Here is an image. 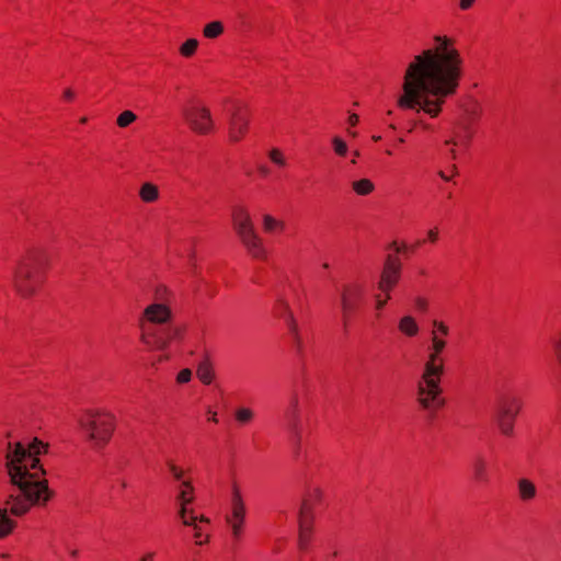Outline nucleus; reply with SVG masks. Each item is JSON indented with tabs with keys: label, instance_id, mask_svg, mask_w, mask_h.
<instances>
[{
	"label": "nucleus",
	"instance_id": "obj_1",
	"mask_svg": "<svg viewBox=\"0 0 561 561\" xmlns=\"http://www.w3.org/2000/svg\"><path fill=\"white\" fill-rule=\"evenodd\" d=\"M433 43L408 64L397 106L437 118L447 101L459 92L465 77V60L454 38L435 35Z\"/></svg>",
	"mask_w": 561,
	"mask_h": 561
},
{
	"label": "nucleus",
	"instance_id": "obj_2",
	"mask_svg": "<svg viewBox=\"0 0 561 561\" xmlns=\"http://www.w3.org/2000/svg\"><path fill=\"white\" fill-rule=\"evenodd\" d=\"M48 445L34 438L32 442H9L4 453V469L10 483L18 489V493L9 495L11 514L23 516L32 507H44L54 497L49 489L39 456L47 454Z\"/></svg>",
	"mask_w": 561,
	"mask_h": 561
},
{
	"label": "nucleus",
	"instance_id": "obj_3",
	"mask_svg": "<svg viewBox=\"0 0 561 561\" xmlns=\"http://www.w3.org/2000/svg\"><path fill=\"white\" fill-rule=\"evenodd\" d=\"M173 311L162 306L145 307L137 317L138 341L147 351H164L184 339L186 327L172 324Z\"/></svg>",
	"mask_w": 561,
	"mask_h": 561
},
{
	"label": "nucleus",
	"instance_id": "obj_4",
	"mask_svg": "<svg viewBox=\"0 0 561 561\" xmlns=\"http://www.w3.org/2000/svg\"><path fill=\"white\" fill-rule=\"evenodd\" d=\"M53 261L50 252L42 245H31L18 259L12 273V286L22 298L37 296L44 288Z\"/></svg>",
	"mask_w": 561,
	"mask_h": 561
},
{
	"label": "nucleus",
	"instance_id": "obj_5",
	"mask_svg": "<svg viewBox=\"0 0 561 561\" xmlns=\"http://www.w3.org/2000/svg\"><path fill=\"white\" fill-rule=\"evenodd\" d=\"M444 371L422 368L415 385V404L421 412L435 417L446 405L442 386Z\"/></svg>",
	"mask_w": 561,
	"mask_h": 561
},
{
	"label": "nucleus",
	"instance_id": "obj_6",
	"mask_svg": "<svg viewBox=\"0 0 561 561\" xmlns=\"http://www.w3.org/2000/svg\"><path fill=\"white\" fill-rule=\"evenodd\" d=\"M80 426L87 440L94 448H103L110 443L115 432L116 417L107 411H89L81 416Z\"/></svg>",
	"mask_w": 561,
	"mask_h": 561
},
{
	"label": "nucleus",
	"instance_id": "obj_7",
	"mask_svg": "<svg viewBox=\"0 0 561 561\" xmlns=\"http://www.w3.org/2000/svg\"><path fill=\"white\" fill-rule=\"evenodd\" d=\"M367 286L363 280H351L342 285L340 291L341 321L347 330L366 302Z\"/></svg>",
	"mask_w": 561,
	"mask_h": 561
},
{
	"label": "nucleus",
	"instance_id": "obj_8",
	"mask_svg": "<svg viewBox=\"0 0 561 561\" xmlns=\"http://www.w3.org/2000/svg\"><path fill=\"white\" fill-rule=\"evenodd\" d=\"M183 119L188 129L198 136H209L216 133V124L210 108L199 100L187 102L182 110Z\"/></svg>",
	"mask_w": 561,
	"mask_h": 561
},
{
	"label": "nucleus",
	"instance_id": "obj_9",
	"mask_svg": "<svg viewBox=\"0 0 561 561\" xmlns=\"http://www.w3.org/2000/svg\"><path fill=\"white\" fill-rule=\"evenodd\" d=\"M523 409V399L519 396L505 393L497 398L495 405V421L499 431L506 437L514 435L515 423Z\"/></svg>",
	"mask_w": 561,
	"mask_h": 561
},
{
	"label": "nucleus",
	"instance_id": "obj_10",
	"mask_svg": "<svg viewBox=\"0 0 561 561\" xmlns=\"http://www.w3.org/2000/svg\"><path fill=\"white\" fill-rule=\"evenodd\" d=\"M449 335V327L439 320L433 321V330L431 332V344L427 347L426 359L423 368L444 371L445 373V357L444 352L447 347V336Z\"/></svg>",
	"mask_w": 561,
	"mask_h": 561
},
{
	"label": "nucleus",
	"instance_id": "obj_11",
	"mask_svg": "<svg viewBox=\"0 0 561 561\" xmlns=\"http://www.w3.org/2000/svg\"><path fill=\"white\" fill-rule=\"evenodd\" d=\"M252 112L243 101H233L229 108L228 137L231 142H239L249 133Z\"/></svg>",
	"mask_w": 561,
	"mask_h": 561
},
{
	"label": "nucleus",
	"instance_id": "obj_12",
	"mask_svg": "<svg viewBox=\"0 0 561 561\" xmlns=\"http://www.w3.org/2000/svg\"><path fill=\"white\" fill-rule=\"evenodd\" d=\"M247 508L242 497L241 489L237 482L231 486L230 511L225 519L231 530L232 539L239 542L244 534Z\"/></svg>",
	"mask_w": 561,
	"mask_h": 561
},
{
	"label": "nucleus",
	"instance_id": "obj_13",
	"mask_svg": "<svg viewBox=\"0 0 561 561\" xmlns=\"http://www.w3.org/2000/svg\"><path fill=\"white\" fill-rule=\"evenodd\" d=\"M403 264L397 254H387L377 282V290L392 291L402 278Z\"/></svg>",
	"mask_w": 561,
	"mask_h": 561
},
{
	"label": "nucleus",
	"instance_id": "obj_14",
	"mask_svg": "<svg viewBox=\"0 0 561 561\" xmlns=\"http://www.w3.org/2000/svg\"><path fill=\"white\" fill-rule=\"evenodd\" d=\"M176 490L175 504L178 506V517L183 525L192 524L197 518L195 511L191 507L195 501V489L192 480L182 481Z\"/></svg>",
	"mask_w": 561,
	"mask_h": 561
},
{
	"label": "nucleus",
	"instance_id": "obj_15",
	"mask_svg": "<svg viewBox=\"0 0 561 561\" xmlns=\"http://www.w3.org/2000/svg\"><path fill=\"white\" fill-rule=\"evenodd\" d=\"M273 312L276 317L283 318L287 324L289 332L293 335L294 345L298 354L302 353V341L298 332V325L289 310L288 304L284 299H277Z\"/></svg>",
	"mask_w": 561,
	"mask_h": 561
},
{
	"label": "nucleus",
	"instance_id": "obj_16",
	"mask_svg": "<svg viewBox=\"0 0 561 561\" xmlns=\"http://www.w3.org/2000/svg\"><path fill=\"white\" fill-rule=\"evenodd\" d=\"M240 243L242 244L245 253L255 261L264 262L267 260L268 253L267 249L264 244L263 239L260 234L254 230L253 232L245 233L241 238H239Z\"/></svg>",
	"mask_w": 561,
	"mask_h": 561
},
{
	"label": "nucleus",
	"instance_id": "obj_17",
	"mask_svg": "<svg viewBox=\"0 0 561 561\" xmlns=\"http://www.w3.org/2000/svg\"><path fill=\"white\" fill-rule=\"evenodd\" d=\"M231 224L236 236L241 238L245 233L253 232L255 230L251 215L247 207L242 205H236L231 209Z\"/></svg>",
	"mask_w": 561,
	"mask_h": 561
},
{
	"label": "nucleus",
	"instance_id": "obj_18",
	"mask_svg": "<svg viewBox=\"0 0 561 561\" xmlns=\"http://www.w3.org/2000/svg\"><path fill=\"white\" fill-rule=\"evenodd\" d=\"M324 492L321 488L309 486L304 495L299 517H308L314 520V511L322 505Z\"/></svg>",
	"mask_w": 561,
	"mask_h": 561
},
{
	"label": "nucleus",
	"instance_id": "obj_19",
	"mask_svg": "<svg viewBox=\"0 0 561 561\" xmlns=\"http://www.w3.org/2000/svg\"><path fill=\"white\" fill-rule=\"evenodd\" d=\"M11 506L9 504V496L7 497L3 507H0V539L9 537L18 526V523L9 517L11 514Z\"/></svg>",
	"mask_w": 561,
	"mask_h": 561
},
{
	"label": "nucleus",
	"instance_id": "obj_20",
	"mask_svg": "<svg viewBox=\"0 0 561 561\" xmlns=\"http://www.w3.org/2000/svg\"><path fill=\"white\" fill-rule=\"evenodd\" d=\"M175 300L174 293L164 285L156 287L153 293V301L146 307L162 306L168 310H172V305Z\"/></svg>",
	"mask_w": 561,
	"mask_h": 561
},
{
	"label": "nucleus",
	"instance_id": "obj_21",
	"mask_svg": "<svg viewBox=\"0 0 561 561\" xmlns=\"http://www.w3.org/2000/svg\"><path fill=\"white\" fill-rule=\"evenodd\" d=\"M538 494L536 484L528 478L517 480V496L523 503L533 502Z\"/></svg>",
	"mask_w": 561,
	"mask_h": 561
},
{
	"label": "nucleus",
	"instance_id": "obj_22",
	"mask_svg": "<svg viewBox=\"0 0 561 561\" xmlns=\"http://www.w3.org/2000/svg\"><path fill=\"white\" fill-rule=\"evenodd\" d=\"M187 526H192L194 528V539L196 545L202 546L208 542L209 519L207 517L204 515H197L194 523L188 524Z\"/></svg>",
	"mask_w": 561,
	"mask_h": 561
},
{
	"label": "nucleus",
	"instance_id": "obj_23",
	"mask_svg": "<svg viewBox=\"0 0 561 561\" xmlns=\"http://www.w3.org/2000/svg\"><path fill=\"white\" fill-rule=\"evenodd\" d=\"M314 520L308 517H299L298 545L301 550H306L312 539Z\"/></svg>",
	"mask_w": 561,
	"mask_h": 561
},
{
	"label": "nucleus",
	"instance_id": "obj_24",
	"mask_svg": "<svg viewBox=\"0 0 561 561\" xmlns=\"http://www.w3.org/2000/svg\"><path fill=\"white\" fill-rule=\"evenodd\" d=\"M262 229L267 234H282L286 230V222L266 214L262 218Z\"/></svg>",
	"mask_w": 561,
	"mask_h": 561
},
{
	"label": "nucleus",
	"instance_id": "obj_25",
	"mask_svg": "<svg viewBox=\"0 0 561 561\" xmlns=\"http://www.w3.org/2000/svg\"><path fill=\"white\" fill-rule=\"evenodd\" d=\"M399 332L408 339L416 337L420 333V325L412 316H403L398 322Z\"/></svg>",
	"mask_w": 561,
	"mask_h": 561
},
{
	"label": "nucleus",
	"instance_id": "obj_26",
	"mask_svg": "<svg viewBox=\"0 0 561 561\" xmlns=\"http://www.w3.org/2000/svg\"><path fill=\"white\" fill-rule=\"evenodd\" d=\"M159 187L150 182H146L140 186L139 197L144 203H154L159 199Z\"/></svg>",
	"mask_w": 561,
	"mask_h": 561
},
{
	"label": "nucleus",
	"instance_id": "obj_27",
	"mask_svg": "<svg viewBox=\"0 0 561 561\" xmlns=\"http://www.w3.org/2000/svg\"><path fill=\"white\" fill-rule=\"evenodd\" d=\"M225 33V25L221 21L216 20L206 23L203 26L202 34L207 39H217Z\"/></svg>",
	"mask_w": 561,
	"mask_h": 561
},
{
	"label": "nucleus",
	"instance_id": "obj_28",
	"mask_svg": "<svg viewBox=\"0 0 561 561\" xmlns=\"http://www.w3.org/2000/svg\"><path fill=\"white\" fill-rule=\"evenodd\" d=\"M196 376L204 385H210L215 378L213 365L208 360H203L198 364Z\"/></svg>",
	"mask_w": 561,
	"mask_h": 561
},
{
	"label": "nucleus",
	"instance_id": "obj_29",
	"mask_svg": "<svg viewBox=\"0 0 561 561\" xmlns=\"http://www.w3.org/2000/svg\"><path fill=\"white\" fill-rule=\"evenodd\" d=\"M473 478L478 482H488L489 481V472H488V463L482 457H478L474 459L472 463Z\"/></svg>",
	"mask_w": 561,
	"mask_h": 561
},
{
	"label": "nucleus",
	"instance_id": "obj_30",
	"mask_svg": "<svg viewBox=\"0 0 561 561\" xmlns=\"http://www.w3.org/2000/svg\"><path fill=\"white\" fill-rule=\"evenodd\" d=\"M439 239V230L437 227L430 229L425 238H420L412 243V253H415L420 248L426 243L435 244Z\"/></svg>",
	"mask_w": 561,
	"mask_h": 561
},
{
	"label": "nucleus",
	"instance_id": "obj_31",
	"mask_svg": "<svg viewBox=\"0 0 561 561\" xmlns=\"http://www.w3.org/2000/svg\"><path fill=\"white\" fill-rule=\"evenodd\" d=\"M353 191L359 196H367L375 191V184L369 179H360L352 183Z\"/></svg>",
	"mask_w": 561,
	"mask_h": 561
},
{
	"label": "nucleus",
	"instance_id": "obj_32",
	"mask_svg": "<svg viewBox=\"0 0 561 561\" xmlns=\"http://www.w3.org/2000/svg\"><path fill=\"white\" fill-rule=\"evenodd\" d=\"M167 467L174 481L182 483L184 480H192L188 471L181 466H178L174 461L169 460L167 462Z\"/></svg>",
	"mask_w": 561,
	"mask_h": 561
},
{
	"label": "nucleus",
	"instance_id": "obj_33",
	"mask_svg": "<svg viewBox=\"0 0 561 561\" xmlns=\"http://www.w3.org/2000/svg\"><path fill=\"white\" fill-rule=\"evenodd\" d=\"M199 42L196 38H188L179 47V54L183 58H192L196 55Z\"/></svg>",
	"mask_w": 561,
	"mask_h": 561
},
{
	"label": "nucleus",
	"instance_id": "obj_34",
	"mask_svg": "<svg viewBox=\"0 0 561 561\" xmlns=\"http://www.w3.org/2000/svg\"><path fill=\"white\" fill-rule=\"evenodd\" d=\"M387 254H397V257H400V254H413L412 253V244H408L403 241L399 242L397 240L390 242L387 245Z\"/></svg>",
	"mask_w": 561,
	"mask_h": 561
},
{
	"label": "nucleus",
	"instance_id": "obj_35",
	"mask_svg": "<svg viewBox=\"0 0 561 561\" xmlns=\"http://www.w3.org/2000/svg\"><path fill=\"white\" fill-rule=\"evenodd\" d=\"M391 298L392 291L377 290L374 295V308L377 311V316L385 309Z\"/></svg>",
	"mask_w": 561,
	"mask_h": 561
},
{
	"label": "nucleus",
	"instance_id": "obj_36",
	"mask_svg": "<svg viewBox=\"0 0 561 561\" xmlns=\"http://www.w3.org/2000/svg\"><path fill=\"white\" fill-rule=\"evenodd\" d=\"M287 425L290 431L294 433L297 444L299 443L298 435V424H299V415L296 404L286 413Z\"/></svg>",
	"mask_w": 561,
	"mask_h": 561
},
{
	"label": "nucleus",
	"instance_id": "obj_37",
	"mask_svg": "<svg viewBox=\"0 0 561 561\" xmlns=\"http://www.w3.org/2000/svg\"><path fill=\"white\" fill-rule=\"evenodd\" d=\"M267 157H268L270 161L279 169H285L288 165L287 158L285 157V153L279 148H272L267 152Z\"/></svg>",
	"mask_w": 561,
	"mask_h": 561
},
{
	"label": "nucleus",
	"instance_id": "obj_38",
	"mask_svg": "<svg viewBox=\"0 0 561 561\" xmlns=\"http://www.w3.org/2000/svg\"><path fill=\"white\" fill-rule=\"evenodd\" d=\"M254 419V412L250 408H240L234 412V420L240 425H247Z\"/></svg>",
	"mask_w": 561,
	"mask_h": 561
},
{
	"label": "nucleus",
	"instance_id": "obj_39",
	"mask_svg": "<svg viewBox=\"0 0 561 561\" xmlns=\"http://www.w3.org/2000/svg\"><path fill=\"white\" fill-rule=\"evenodd\" d=\"M137 115L129 110L123 111L116 118V125L121 128H126L136 122Z\"/></svg>",
	"mask_w": 561,
	"mask_h": 561
},
{
	"label": "nucleus",
	"instance_id": "obj_40",
	"mask_svg": "<svg viewBox=\"0 0 561 561\" xmlns=\"http://www.w3.org/2000/svg\"><path fill=\"white\" fill-rule=\"evenodd\" d=\"M332 147L336 156L345 157L348 151L347 144L339 136L332 138Z\"/></svg>",
	"mask_w": 561,
	"mask_h": 561
},
{
	"label": "nucleus",
	"instance_id": "obj_41",
	"mask_svg": "<svg viewBox=\"0 0 561 561\" xmlns=\"http://www.w3.org/2000/svg\"><path fill=\"white\" fill-rule=\"evenodd\" d=\"M551 347L552 352L556 358L557 364L561 368V332H558L552 339H551Z\"/></svg>",
	"mask_w": 561,
	"mask_h": 561
},
{
	"label": "nucleus",
	"instance_id": "obj_42",
	"mask_svg": "<svg viewBox=\"0 0 561 561\" xmlns=\"http://www.w3.org/2000/svg\"><path fill=\"white\" fill-rule=\"evenodd\" d=\"M192 379V370L190 368L181 369L176 375L178 383H187Z\"/></svg>",
	"mask_w": 561,
	"mask_h": 561
},
{
	"label": "nucleus",
	"instance_id": "obj_43",
	"mask_svg": "<svg viewBox=\"0 0 561 561\" xmlns=\"http://www.w3.org/2000/svg\"><path fill=\"white\" fill-rule=\"evenodd\" d=\"M438 174L444 181H450L457 175V167L454 164L446 171H439Z\"/></svg>",
	"mask_w": 561,
	"mask_h": 561
},
{
	"label": "nucleus",
	"instance_id": "obj_44",
	"mask_svg": "<svg viewBox=\"0 0 561 561\" xmlns=\"http://www.w3.org/2000/svg\"><path fill=\"white\" fill-rule=\"evenodd\" d=\"M256 171L260 178L266 179L271 175L272 171L266 164H259Z\"/></svg>",
	"mask_w": 561,
	"mask_h": 561
},
{
	"label": "nucleus",
	"instance_id": "obj_45",
	"mask_svg": "<svg viewBox=\"0 0 561 561\" xmlns=\"http://www.w3.org/2000/svg\"><path fill=\"white\" fill-rule=\"evenodd\" d=\"M477 0H459V9L461 11H468L470 10Z\"/></svg>",
	"mask_w": 561,
	"mask_h": 561
},
{
	"label": "nucleus",
	"instance_id": "obj_46",
	"mask_svg": "<svg viewBox=\"0 0 561 561\" xmlns=\"http://www.w3.org/2000/svg\"><path fill=\"white\" fill-rule=\"evenodd\" d=\"M76 98V93L72 89L70 88H67L64 92H62V99L66 101V102H72Z\"/></svg>",
	"mask_w": 561,
	"mask_h": 561
},
{
	"label": "nucleus",
	"instance_id": "obj_47",
	"mask_svg": "<svg viewBox=\"0 0 561 561\" xmlns=\"http://www.w3.org/2000/svg\"><path fill=\"white\" fill-rule=\"evenodd\" d=\"M415 307L419 310L425 311L427 309V300L425 298L419 297L415 300Z\"/></svg>",
	"mask_w": 561,
	"mask_h": 561
},
{
	"label": "nucleus",
	"instance_id": "obj_48",
	"mask_svg": "<svg viewBox=\"0 0 561 561\" xmlns=\"http://www.w3.org/2000/svg\"><path fill=\"white\" fill-rule=\"evenodd\" d=\"M207 421L217 424L219 422L217 417V412L213 411L211 409H208Z\"/></svg>",
	"mask_w": 561,
	"mask_h": 561
},
{
	"label": "nucleus",
	"instance_id": "obj_49",
	"mask_svg": "<svg viewBox=\"0 0 561 561\" xmlns=\"http://www.w3.org/2000/svg\"><path fill=\"white\" fill-rule=\"evenodd\" d=\"M156 552L153 551H149V552H146L145 554H142L138 561H154L156 559Z\"/></svg>",
	"mask_w": 561,
	"mask_h": 561
},
{
	"label": "nucleus",
	"instance_id": "obj_50",
	"mask_svg": "<svg viewBox=\"0 0 561 561\" xmlns=\"http://www.w3.org/2000/svg\"><path fill=\"white\" fill-rule=\"evenodd\" d=\"M359 122V116L355 113L351 114L347 118V123L350 126L354 127L358 124Z\"/></svg>",
	"mask_w": 561,
	"mask_h": 561
},
{
	"label": "nucleus",
	"instance_id": "obj_51",
	"mask_svg": "<svg viewBox=\"0 0 561 561\" xmlns=\"http://www.w3.org/2000/svg\"><path fill=\"white\" fill-rule=\"evenodd\" d=\"M471 115L474 117H479L481 115V106L478 103L473 104V107L471 110Z\"/></svg>",
	"mask_w": 561,
	"mask_h": 561
},
{
	"label": "nucleus",
	"instance_id": "obj_52",
	"mask_svg": "<svg viewBox=\"0 0 561 561\" xmlns=\"http://www.w3.org/2000/svg\"><path fill=\"white\" fill-rule=\"evenodd\" d=\"M359 157V152L356 150L353 152V159H352V163L353 164H356V159Z\"/></svg>",
	"mask_w": 561,
	"mask_h": 561
},
{
	"label": "nucleus",
	"instance_id": "obj_53",
	"mask_svg": "<svg viewBox=\"0 0 561 561\" xmlns=\"http://www.w3.org/2000/svg\"><path fill=\"white\" fill-rule=\"evenodd\" d=\"M79 123L82 124V125L87 124L88 123V117L87 116L80 117Z\"/></svg>",
	"mask_w": 561,
	"mask_h": 561
},
{
	"label": "nucleus",
	"instance_id": "obj_54",
	"mask_svg": "<svg viewBox=\"0 0 561 561\" xmlns=\"http://www.w3.org/2000/svg\"><path fill=\"white\" fill-rule=\"evenodd\" d=\"M371 139L377 142V141L381 140V136L374 135L371 137Z\"/></svg>",
	"mask_w": 561,
	"mask_h": 561
},
{
	"label": "nucleus",
	"instance_id": "obj_55",
	"mask_svg": "<svg viewBox=\"0 0 561 561\" xmlns=\"http://www.w3.org/2000/svg\"><path fill=\"white\" fill-rule=\"evenodd\" d=\"M77 554H78V551H77V550H73V551L71 552V556H72L73 558H76V557H77Z\"/></svg>",
	"mask_w": 561,
	"mask_h": 561
},
{
	"label": "nucleus",
	"instance_id": "obj_56",
	"mask_svg": "<svg viewBox=\"0 0 561 561\" xmlns=\"http://www.w3.org/2000/svg\"><path fill=\"white\" fill-rule=\"evenodd\" d=\"M386 153H387L388 156H392V151H391V150H386Z\"/></svg>",
	"mask_w": 561,
	"mask_h": 561
},
{
	"label": "nucleus",
	"instance_id": "obj_57",
	"mask_svg": "<svg viewBox=\"0 0 561 561\" xmlns=\"http://www.w3.org/2000/svg\"><path fill=\"white\" fill-rule=\"evenodd\" d=\"M398 141H399L400 144H402V142H404V139H403V138H399V139H398Z\"/></svg>",
	"mask_w": 561,
	"mask_h": 561
}]
</instances>
